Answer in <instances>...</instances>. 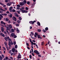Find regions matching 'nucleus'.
<instances>
[{
  "mask_svg": "<svg viewBox=\"0 0 60 60\" xmlns=\"http://www.w3.org/2000/svg\"><path fill=\"white\" fill-rule=\"evenodd\" d=\"M16 42L15 41H14V45H16Z\"/></svg>",
  "mask_w": 60,
  "mask_h": 60,
  "instance_id": "2f4dec72",
  "label": "nucleus"
},
{
  "mask_svg": "<svg viewBox=\"0 0 60 60\" xmlns=\"http://www.w3.org/2000/svg\"><path fill=\"white\" fill-rule=\"evenodd\" d=\"M10 18H12V15L11 14L10 15H9Z\"/></svg>",
  "mask_w": 60,
  "mask_h": 60,
  "instance_id": "5701e85b",
  "label": "nucleus"
},
{
  "mask_svg": "<svg viewBox=\"0 0 60 60\" xmlns=\"http://www.w3.org/2000/svg\"><path fill=\"white\" fill-rule=\"evenodd\" d=\"M29 57L30 59H31V58H32V56H31V55H30L29 56Z\"/></svg>",
  "mask_w": 60,
  "mask_h": 60,
  "instance_id": "c03bdc74",
  "label": "nucleus"
},
{
  "mask_svg": "<svg viewBox=\"0 0 60 60\" xmlns=\"http://www.w3.org/2000/svg\"><path fill=\"white\" fill-rule=\"evenodd\" d=\"M13 43L12 42V41H11V42H10V43H9L8 44V45L9 46H11V45H13Z\"/></svg>",
  "mask_w": 60,
  "mask_h": 60,
  "instance_id": "20e7f679",
  "label": "nucleus"
},
{
  "mask_svg": "<svg viewBox=\"0 0 60 60\" xmlns=\"http://www.w3.org/2000/svg\"><path fill=\"white\" fill-rule=\"evenodd\" d=\"M27 4H30V2L29 1H28L27 2Z\"/></svg>",
  "mask_w": 60,
  "mask_h": 60,
  "instance_id": "4c0bfd02",
  "label": "nucleus"
},
{
  "mask_svg": "<svg viewBox=\"0 0 60 60\" xmlns=\"http://www.w3.org/2000/svg\"><path fill=\"white\" fill-rule=\"evenodd\" d=\"M4 44L5 45H7V43L5 41L4 42Z\"/></svg>",
  "mask_w": 60,
  "mask_h": 60,
  "instance_id": "37998d69",
  "label": "nucleus"
},
{
  "mask_svg": "<svg viewBox=\"0 0 60 60\" xmlns=\"http://www.w3.org/2000/svg\"><path fill=\"white\" fill-rule=\"evenodd\" d=\"M15 25L16 26H19V24H16Z\"/></svg>",
  "mask_w": 60,
  "mask_h": 60,
  "instance_id": "c756f323",
  "label": "nucleus"
},
{
  "mask_svg": "<svg viewBox=\"0 0 60 60\" xmlns=\"http://www.w3.org/2000/svg\"><path fill=\"white\" fill-rule=\"evenodd\" d=\"M0 10H1V11H5V10L3 9H2V8H0Z\"/></svg>",
  "mask_w": 60,
  "mask_h": 60,
  "instance_id": "393cba45",
  "label": "nucleus"
},
{
  "mask_svg": "<svg viewBox=\"0 0 60 60\" xmlns=\"http://www.w3.org/2000/svg\"><path fill=\"white\" fill-rule=\"evenodd\" d=\"M8 43H10L11 41H11V38H9V37H8Z\"/></svg>",
  "mask_w": 60,
  "mask_h": 60,
  "instance_id": "7ed1b4c3",
  "label": "nucleus"
},
{
  "mask_svg": "<svg viewBox=\"0 0 60 60\" xmlns=\"http://www.w3.org/2000/svg\"><path fill=\"white\" fill-rule=\"evenodd\" d=\"M15 49H17L18 48V45H15Z\"/></svg>",
  "mask_w": 60,
  "mask_h": 60,
  "instance_id": "bb28decb",
  "label": "nucleus"
},
{
  "mask_svg": "<svg viewBox=\"0 0 60 60\" xmlns=\"http://www.w3.org/2000/svg\"><path fill=\"white\" fill-rule=\"evenodd\" d=\"M5 59L6 60H7L8 59V57L7 56H6L5 57Z\"/></svg>",
  "mask_w": 60,
  "mask_h": 60,
  "instance_id": "ea45409f",
  "label": "nucleus"
},
{
  "mask_svg": "<svg viewBox=\"0 0 60 60\" xmlns=\"http://www.w3.org/2000/svg\"><path fill=\"white\" fill-rule=\"evenodd\" d=\"M2 48L3 49H4V50H6V49H5V47H3Z\"/></svg>",
  "mask_w": 60,
  "mask_h": 60,
  "instance_id": "8fccbe9b",
  "label": "nucleus"
},
{
  "mask_svg": "<svg viewBox=\"0 0 60 60\" xmlns=\"http://www.w3.org/2000/svg\"><path fill=\"white\" fill-rule=\"evenodd\" d=\"M3 13V11H0V13Z\"/></svg>",
  "mask_w": 60,
  "mask_h": 60,
  "instance_id": "58836bf2",
  "label": "nucleus"
},
{
  "mask_svg": "<svg viewBox=\"0 0 60 60\" xmlns=\"http://www.w3.org/2000/svg\"><path fill=\"white\" fill-rule=\"evenodd\" d=\"M30 29H31L32 28V27L31 26H30Z\"/></svg>",
  "mask_w": 60,
  "mask_h": 60,
  "instance_id": "774afa93",
  "label": "nucleus"
},
{
  "mask_svg": "<svg viewBox=\"0 0 60 60\" xmlns=\"http://www.w3.org/2000/svg\"><path fill=\"white\" fill-rule=\"evenodd\" d=\"M16 6L17 7H20V6L19 4L17 5Z\"/></svg>",
  "mask_w": 60,
  "mask_h": 60,
  "instance_id": "e433bc0d",
  "label": "nucleus"
},
{
  "mask_svg": "<svg viewBox=\"0 0 60 60\" xmlns=\"http://www.w3.org/2000/svg\"><path fill=\"white\" fill-rule=\"evenodd\" d=\"M22 3L24 4H26V0H24L23 1V2H22Z\"/></svg>",
  "mask_w": 60,
  "mask_h": 60,
  "instance_id": "f8f14e48",
  "label": "nucleus"
},
{
  "mask_svg": "<svg viewBox=\"0 0 60 60\" xmlns=\"http://www.w3.org/2000/svg\"><path fill=\"white\" fill-rule=\"evenodd\" d=\"M4 33L5 34H7V33L5 31H4Z\"/></svg>",
  "mask_w": 60,
  "mask_h": 60,
  "instance_id": "e2e57ef3",
  "label": "nucleus"
},
{
  "mask_svg": "<svg viewBox=\"0 0 60 60\" xmlns=\"http://www.w3.org/2000/svg\"><path fill=\"white\" fill-rule=\"evenodd\" d=\"M15 16H16V17H18V18L19 17V15L17 14H16Z\"/></svg>",
  "mask_w": 60,
  "mask_h": 60,
  "instance_id": "72a5a7b5",
  "label": "nucleus"
},
{
  "mask_svg": "<svg viewBox=\"0 0 60 60\" xmlns=\"http://www.w3.org/2000/svg\"><path fill=\"white\" fill-rule=\"evenodd\" d=\"M25 10H22V13H25Z\"/></svg>",
  "mask_w": 60,
  "mask_h": 60,
  "instance_id": "c85d7f7f",
  "label": "nucleus"
},
{
  "mask_svg": "<svg viewBox=\"0 0 60 60\" xmlns=\"http://www.w3.org/2000/svg\"><path fill=\"white\" fill-rule=\"evenodd\" d=\"M26 10H28V8L27 7H26Z\"/></svg>",
  "mask_w": 60,
  "mask_h": 60,
  "instance_id": "09e8293b",
  "label": "nucleus"
},
{
  "mask_svg": "<svg viewBox=\"0 0 60 60\" xmlns=\"http://www.w3.org/2000/svg\"><path fill=\"white\" fill-rule=\"evenodd\" d=\"M12 52H14L16 51V49L14 48L12 49Z\"/></svg>",
  "mask_w": 60,
  "mask_h": 60,
  "instance_id": "423d86ee",
  "label": "nucleus"
},
{
  "mask_svg": "<svg viewBox=\"0 0 60 60\" xmlns=\"http://www.w3.org/2000/svg\"><path fill=\"white\" fill-rule=\"evenodd\" d=\"M0 59H3V58L1 56H0Z\"/></svg>",
  "mask_w": 60,
  "mask_h": 60,
  "instance_id": "bf43d9fd",
  "label": "nucleus"
},
{
  "mask_svg": "<svg viewBox=\"0 0 60 60\" xmlns=\"http://www.w3.org/2000/svg\"><path fill=\"white\" fill-rule=\"evenodd\" d=\"M13 17L14 18H12V19L13 20H14L15 21H17V19H16V17H15L14 16Z\"/></svg>",
  "mask_w": 60,
  "mask_h": 60,
  "instance_id": "0eeeda50",
  "label": "nucleus"
},
{
  "mask_svg": "<svg viewBox=\"0 0 60 60\" xmlns=\"http://www.w3.org/2000/svg\"><path fill=\"white\" fill-rule=\"evenodd\" d=\"M37 37L38 38V39H39V38H40V39H42V37H41L40 35H38L37 36Z\"/></svg>",
  "mask_w": 60,
  "mask_h": 60,
  "instance_id": "39448f33",
  "label": "nucleus"
},
{
  "mask_svg": "<svg viewBox=\"0 0 60 60\" xmlns=\"http://www.w3.org/2000/svg\"><path fill=\"white\" fill-rule=\"evenodd\" d=\"M12 7H10L9 8V10L10 11H11V12H12V10H12Z\"/></svg>",
  "mask_w": 60,
  "mask_h": 60,
  "instance_id": "2eb2a0df",
  "label": "nucleus"
},
{
  "mask_svg": "<svg viewBox=\"0 0 60 60\" xmlns=\"http://www.w3.org/2000/svg\"><path fill=\"white\" fill-rule=\"evenodd\" d=\"M7 30H10V28H9V26L6 27Z\"/></svg>",
  "mask_w": 60,
  "mask_h": 60,
  "instance_id": "f3484780",
  "label": "nucleus"
},
{
  "mask_svg": "<svg viewBox=\"0 0 60 60\" xmlns=\"http://www.w3.org/2000/svg\"><path fill=\"white\" fill-rule=\"evenodd\" d=\"M1 23L2 24H4V25H5V23L3 21H1Z\"/></svg>",
  "mask_w": 60,
  "mask_h": 60,
  "instance_id": "dca6fc26",
  "label": "nucleus"
},
{
  "mask_svg": "<svg viewBox=\"0 0 60 60\" xmlns=\"http://www.w3.org/2000/svg\"><path fill=\"white\" fill-rule=\"evenodd\" d=\"M1 56H2V57H3V58H4V55L3 54H2L1 55Z\"/></svg>",
  "mask_w": 60,
  "mask_h": 60,
  "instance_id": "5fc2aeb1",
  "label": "nucleus"
},
{
  "mask_svg": "<svg viewBox=\"0 0 60 60\" xmlns=\"http://www.w3.org/2000/svg\"><path fill=\"white\" fill-rule=\"evenodd\" d=\"M21 56V55H20V54H19V55L18 56V59H19V58H21V57H19V56Z\"/></svg>",
  "mask_w": 60,
  "mask_h": 60,
  "instance_id": "ddd939ff",
  "label": "nucleus"
},
{
  "mask_svg": "<svg viewBox=\"0 0 60 60\" xmlns=\"http://www.w3.org/2000/svg\"><path fill=\"white\" fill-rule=\"evenodd\" d=\"M30 42H31L32 41V39H30Z\"/></svg>",
  "mask_w": 60,
  "mask_h": 60,
  "instance_id": "338daca9",
  "label": "nucleus"
},
{
  "mask_svg": "<svg viewBox=\"0 0 60 60\" xmlns=\"http://www.w3.org/2000/svg\"><path fill=\"white\" fill-rule=\"evenodd\" d=\"M11 50H10L9 51V54H11Z\"/></svg>",
  "mask_w": 60,
  "mask_h": 60,
  "instance_id": "c9c22d12",
  "label": "nucleus"
},
{
  "mask_svg": "<svg viewBox=\"0 0 60 60\" xmlns=\"http://www.w3.org/2000/svg\"><path fill=\"white\" fill-rule=\"evenodd\" d=\"M24 9L25 8H24V7H23L22 8V10H24Z\"/></svg>",
  "mask_w": 60,
  "mask_h": 60,
  "instance_id": "69168bd1",
  "label": "nucleus"
},
{
  "mask_svg": "<svg viewBox=\"0 0 60 60\" xmlns=\"http://www.w3.org/2000/svg\"><path fill=\"white\" fill-rule=\"evenodd\" d=\"M14 38H16V37H17V36H16L15 34L14 35Z\"/></svg>",
  "mask_w": 60,
  "mask_h": 60,
  "instance_id": "49530a36",
  "label": "nucleus"
},
{
  "mask_svg": "<svg viewBox=\"0 0 60 60\" xmlns=\"http://www.w3.org/2000/svg\"><path fill=\"white\" fill-rule=\"evenodd\" d=\"M7 4L8 6H11V5L9 3H7Z\"/></svg>",
  "mask_w": 60,
  "mask_h": 60,
  "instance_id": "4be33fe9",
  "label": "nucleus"
},
{
  "mask_svg": "<svg viewBox=\"0 0 60 60\" xmlns=\"http://www.w3.org/2000/svg\"><path fill=\"white\" fill-rule=\"evenodd\" d=\"M7 14L4 13V16H7Z\"/></svg>",
  "mask_w": 60,
  "mask_h": 60,
  "instance_id": "0e129e2a",
  "label": "nucleus"
},
{
  "mask_svg": "<svg viewBox=\"0 0 60 60\" xmlns=\"http://www.w3.org/2000/svg\"><path fill=\"white\" fill-rule=\"evenodd\" d=\"M4 39L6 41H8V37H6L4 38Z\"/></svg>",
  "mask_w": 60,
  "mask_h": 60,
  "instance_id": "1a4fd4ad",
  "label": "nucleus"
},
{
  "mask_svg": "<svg viewBox=\"0 0 60 60\" xmlns=\"http://www.w3.org/2000/svg\"><path fill=\"white\" fill-rule=\"evenodd\" d=\"M34 52L35 53H36V55H39L40 54V53L38 52V51L37 50H34Z\"/></svg>",
  "mask_w": 60,
  "mask_h": 60,
  "instance_id": "f257e3e1",
  "label": "nucleus"
},
{
  "mask_svg": "<svg viewBox=\"0 0 60 60\" xmlns=\"http://www.w3.org/2000/svg\"><path fill=\"white\" fill-rule=\"evenodd\" d=\"M16 9L17 10H19V7H17L16 8Z\"/></svg>",
  "mask_w": 60,
  "mask_h": 60,
  "instance_id": "864d4df0",
  "label": "nucleus"
},
{
  "mask_svg": "<svg viewBox=\"0 0 60 60\" xmlns=\"http://www.w3.org/2000/svg\"><path fill=\"white\" fill-rule=\"evenodd\" d=\"M21 22V21H20V20H18L17 21V22L18 23H19L20 22Z\"/></svg>",
  "mask_w": 60,
  "mask_h": 60,
  "instance_id": "473e14b6",
  "label": "nucleus"
},
{
  "mask_svg": "<svg viewBox=\"0 0 60 60\" xmlns=\"http://www.w3.org/2000/svg\"><path fill=\"white\" fill-rule=\"evenodd\" d=\"M38 31L39 32H41V30L40 29H38Z\"/></svg>",
  "mask_w": 60,
  "mask_h": 60,
  "instance_id": "79ce46f5",
  "label": "nucleus"
},
{
  "mask_svg": "<svg viewBox=\"0 0 60 60\" xmlns=\"http://www.w3.org/2000/svg\"><path fill=\"white\" fill-rule=\"evenodd\" d=\"M14 34L13 33H12L11 34V35L12 37H14Z\"/></svg>",
  "mask_w": 60,
  "mask_h": 60,
  "instance_id": "412c9836",
  "label": "nucleus"
},
{
  "mask_svg": "<svg viewBox=\"0 0 60 60\" xmlns=\"http://www.w3.org/2000/svg\"><path fill=\"white\" fill-rule=\"evenodd\" d=\"M16 32L18 33H19V32H20V31L19 30H18V28L16 29Z\"/></svg>",
  "mask_w": 60,
  "mask_h": 60,
  "instance_id": "9b49d317",
  "label": "nucleus"
},
{
  "mask_svg": "<svg viewBox=\"0 0 60 60\" xmlns=\"http://www.w3.org/2000/svg\"><path fill=\"white\" fill-rule=\"evenodd\" d=\"M36 22V21H30L29 22V23L31 25H33L34 24V23Z\"/></svg>",
  "mask_w": 60,
  "mask_h": 60,
  "instance_id": "f03ea898",
  "label": "nucleus"
},
{
  "mask_svg": "<svg viewBox=\"0 0 60 60\" xmlns=\"http://www.w3.org/2000/svg\"><path fill=\"white\" fill-rule=\"evenodd\" d=\"M11 31L13 32V33L14 32V29H11Z\"/></svg>",
  "mask_w": 60,
  "mask_h": 60,
  "instance_id": "b1692460",
  "label": "nucleus"
},
{
  "mask_svg": "<svg viewBox=\"0 0 60 60\" xmlns=\"http://www.w3.org/2000/svg\"><path fill=\"white\" fill-rule=\"evenodd\" d=\"M2 36H3V37H4L5 36H4V34H2Z\"/></svg>",
  "mask_w": 60,
  "mask_h": 60,
  "instance_id": "052dcab7",
  "label": "nucleus"
},
{
  "mask_svg": "<svg viewBox=\"0 0 60 60\" xmlns=\"http://www.w3.org/2000/svg\"><path fill=\"white\" fill-rule=\"evenodd\" d=\"M0 4H1V5H4V4H3L1 2H0Z\"/></svg>",
  "mask_w": 60,
  "mask_h": 60,
  "instance_id": "6e6d98bb",
  "label": "nucleus"
},
{
  "mask_svg": "<svg viewBox=\"0 0 60 60\" xmlns=\"http://www.w3.org/2000/svg\"><path fill=\"white\" fill-rule=\"evenodd\" d=\"M37 24L38 25V26H40L41 25V24H40V23L39 22H37Z\"/></svg>",
  "mask_w": 60,
  "mask_h": 60,
  "instance_id": "a211bd4d",
  "label": "nucleus"
},
{
  "mask_svg": "<svg viewBox=\"0 0 60 60\" xmlns=\"http://www.w3.org/2000/svg\"><path fill=\"white\" fill-rule=\"evenodd\" d=\"M6 21H8L9 20V19H8V18H6L5 19Z\"/></svg>",
  "mask_w": 60,
  "mask_h": 60,
  "instance_id": "6ab92c4d",
  "label": "nucleus"
},
{
  "mask_svg": "<svg viewBox=\"0 0 60 60\" xmlns=\"http://www.w3.org/2000/svg\"><path fill=\"white\" fill-rule=\"evenodd\" d=\"M0 16L1 18H3V16H2V15L0 14Z\"/></svg>",
  "mask_w": 60,
  "mask_h": 60,
  "instance_id": "603ef678",
  "label": "nucleus"
},
{
  "mask_svg": "<svg viewBox=\"0 0 60 60\" xmlns=\"http://www.w3.org/2000/svg\"><path fill=\"white\" fill-rule=\"evenodd\" d=\"M12 12H16V10L14 9H13L12 10Z\"/></svg>",
  "mask_w": 60,
  "mask_h": 60,
  "instance_id": "a19ab883",
  "label": "nucleus"
},
{
  "mask_svg": "<svg viewBox=\"0 0 60 60\" xmlns=\"http://www.w3.org/2000/svg\"><path fill=\"white\" fill-rule=\"evenodd\" d=\"M35 34L36 36H38V33H37L35 32Z\"/></svg>",
  "mask_w": 60,
  "mask_h": 60,
  "instance_id": "de8ad7c7",
  "label": "nucleus"
},
{
  "mask_svg": "<svg viewBox=\"0 0 60 60\" xmlns=\"http://www.w3.org/2000/svg\"><path fill=\"white\" fill-rule=\"evenodd\" d=\"M16 11L17 12H18V14H20V12H19V11Z\"/></svg>",
  "mask_w": 60,
  "mask_h": 60,
  "instance_id": "13d9d810",
  "label": "nucleus"
},
{
  "mask_svg": "<svg viewBox=\"0 0 60 60\" xmlns=\"http://www.w3.org/2000/svg\"><path fill=\"white\" fill-rule=\"evenodd\" d=\"M41 45L42 46L44 45V42H42V43H41Z\"/></svg>",
  "mask_w": 60,
  "mask_h": 60,
  "instance_id": "cd10ccee",
  "label": "nucleus"
},
{
  "mask_svg": "<svg viewBox=\"0 0 60 60\" xmlns=\"http://www.w3.org/2000/svg\"><path fill=\"white\" fill-rule=\"evenodd\" d=\"M22 2V3L20 2V5H21V6H23L24 5V4L23 3V2Z\"/></svg>",
  "mask_w": 60,
  "mask_h": 60,
  "instance_id": "6e6552de",
  "label": "nucleus"
},
{
  "mask_svg": "<svg viewBox=\"0 0 60 60\" xmlns=\"http://www.w3.org/2000/svg\"><path fill=\"white\" fill-rule=\"evenodd\" d=\"M4 28L3 27H1V29L2 32H3L4 31Z\"/></svg>",
  "mask_w": 60,
  "mask_h": 60,
  "instance_id": "4468645a",
  "label": "nucleus"
},
{
  "mask_svg": "<svg viewBox=\"0 0 60 60\" xmlns=\"http://www.w3.org/2000/svg\"><path fill=\"white\" fill-rule=\"evenodd\" d=\"M31 34H32V36H33V35H34V34L33 33V32H31Z\"/></svg>",
  "mask_w": 60,
  "mask_h": 60,
  "instance_id": "a878e982",
  "label": "nucleus"
},
{
  "mask_svg": "<svg viewBox=\"0 0 60 60\" xmlns=\"http://www.w3.org/2000/svg\"><path fill=\"white\" fill-rule=\"evenodd\" d=\"M19 19L20 20H21V19H22V18L21 17H19Z\"/></svg>",
  "mask_w": 60,
  "mask_h": 60,
  "instance_id": "7c9ffc66",
  "label": "nucleus"
},
{
  "mask_svg": "<svg viewBox=\"0 0 60 60\" xmlns=\"http://www.w3.org/2000/svg\"><path fill=\"white\" fill-rule=\"evenodd\" d=\"M49 29V28H48V27H46L45 28V31H48Z\"/></svg>",
  "mask_w": 60,
  "mask_h": 60,
  "instance_id": "aec40b11",
  "label": "nucleus"
},
{
  "mask_svg": "<svg viewBox=\"0 0 60 60\" xmlns=\"http://www.w3.org/2000/svg\"><path fill=\"white\" fill-rule=\"evenodd\" d=\"M34 8V6L32 5L30 7L31 8Z\"/></svg>",
  "mask_w": 60,
  "mask_h": 60,
  "instance_id": "f704fd0d",
  "label": "nucleus"
},
{
  "mask_svg": "<svg viewBox=\"0 0 60 60\" xmlns=\"http://www.w3.org/2000/svg\"><path fill=\"white\" fill-rule=\"evenodd\" d=\"M43 32H44V33H45L46 32V31L45 30L43 29Z\"/></svg>",
  "mask_w": 60,
  "mask_h": 60,
  "instance_id": "a18cd8bd",
  "label": "nucleus"
},
{
  "mask_svg": "<svg viewBox=\"0 0 60 60\" xmlns=\"http://www.w3.org/2000/svg\"><path fill=\"white\" fill-rule=\"evenodd\" d=\"M10 58L11 59H13V57H10Z\"/></svg>",
  "mask_w": 60,
  "mask_h": 60,
  "instance_id": "680f3d73",
  "label": "nucleus"
},
{
  "mask_svg": "<svg viewBox=\"0 0 60 60\" xmlns=\"http://www.w3.org/2000/svg\"><path fill=\"white\" fill-rule=\"evenodd\" d=\"M28 11L26 10H25L24 13H27Z\"/></svg>",
  "mask_w": 60,
  "mask_h": 60,
  "instance_id": "4d7b16f0",
  "label": "nucleus"
},
{
  "mask_svg": "<svg viewBox=\"0 0 60 60\" xmlns=\"http://www.w3.org/2000/svg\"><path fill=\"white\" fill-rule=\"evenodd\" d=\"M8 27H9L10 29H11V28H12V25H11V24H9Z\"/></svg>",
  "mask_w": 60,
  "mask_h": 60,
  "instance_id": "9d476101",
  "label": "nucleus"
},
{
  "mask_svg": "<svg viewBox=\"0 0 60 60\" xmlns=\"http://www.w3.org/2000/svg\"><path fill=\"white\" fill-rule=\"evenodd\" d=\"M26 44L27 46H29V44L28 43H26Z\"/></svg>",
  "mask_w": 60,
  "mask_h": 60,
  "instance_id": "3c124183",
  "label": "nucleus"
}]
</instances>
